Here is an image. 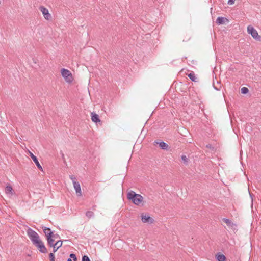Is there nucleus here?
Here are the masks:
<instances>
[{
    "label": "nucleus",
    "mask_w": 261,
    "mask_h": 261,
    "mask_svg": "<svg viewBox=\"0 0 261 261\" xmlns=\"http://www.w3.org/2000/svg\"><path fill=\"white\" fill-rule=\"evenodd\" d=\"M27 234L35 246L42 253L47 252V249L38 234L31 228L27 230Z\"/></svg>",
    "instance_id": "f257e3e1"
},
{
    "label": "nucleus",
    "mask_w": 261,
    "mask_h": 261,
    "mask_svg": "<svg viewBox=\"0 0 261 261\" xmlns=\"http://www.w3.org/2000/svg\"><path fill=\"white\" fill-rule=\"evenodd\" d=\"M61 74L65 82L69 84L72 85L75 81V78L71 72L67 69L62 68L60 70Z\"/></svg>",
    "instance_id": "f03ea898"
},
{
    "label": "nucleus",
    "mask_w": 261,
    "mask_h": 261,
    "mask_svg": "<svg viewBox=\"0 0 261 261\" xmlns=\"http://www.w3.org/2000/svg\"><path fill=\"white\" fill-rule=\"evenodd\" d=\"M127 198L132 202L137 205H140L143 200V197L140 194H136L135 192L131 191L127 194Z\"/></svg>",
    "instance_id": "7ed1b4c3"
},
{
    "label": "nucleus",
    "mask_w": 261,
    "mask_h": 261,
    "mask_svg": "<svg viewBox=\"0 0 261 261\" xmlns=\"http://www.w3.org/2000/svg\"><path fill=\"white\" fill-rule=\"evenodd\" d=\"M141 222L143 223L147 224H152L154 222V219L150 216V215L145 212H143L140 214L139 216Z\"/></svg>",
    "instance_id": "20e7f679"
},
{
    "label": "nucleus",
    "mask_w": 261,
    "mask_h": 261,
    "mask_svg": "<svg viewBox=\"0 0 261 261\" xmlns=\"http://www.w3.org/2000/svg\"><path fill=\"white\" fill-rule=\"evenodd\" d=\"M247 31L255 40L259 41L261 40V36L259 35L257 30L253 26L248 25L247 28Z\"/></svg>",
    "instance_id": "39448f33"
},
{
    "label": "nucleus",
    "mask_w": 261,
    "mask_h": 261,
    "mask_svg": "<svg viewBox=\"0 0 261 261\" xmlns=\"http://www.w3.org/2000/svg\"><path fill=\"white\" fill-rule=\"evenodd\" d=\"M70 179L72 181L73 187L75 190L76 194L77 196L81 197L82 195V190L80 184L76 180V178L73 176H70Z\"/></svg>",
    "instance_id": "423d86ee"
},
{
    "label": "nucleus",
    "mask_w": 261,
    "mask_h": 261,
    "mask_svg": "<svg viewBox=\"0 0 261 261\" xmlns=\"http://www.w3.org/2000/svg\"><path fill=\"white\" fill-rule=\"evenodd\" d=\"M39 9L42 12L45 19L48 21L51 20L52 16L46 8L44 6H40Z\"/></svg>",
    "instance_id": "0eeeda50"
},
{
    "label": "nucleus",
    "mask_w": 261,
    "mask_h": 261,
    "mask_svg": "<svg viewBox=\"0 0 261 261\" xmlns=\"http://www.w3.org/2000/svg\"><path fill=\"white\" fill-rule=\"evenodd\" d=\"M29 153L30 154V156L31 157L33 161L35 162V164L36 165L37 167L41 171H43V168L41 165L40 164L39 162H38L37 158L36 156H35L31 151L29 152Z\"/></svg>",
    "instance_id": "6e6552de"
},
{
    "label": "nucleus",
    "mask_w": 261,
    "mask_h": 261,
    "mask_svg": "<svg viewBox=\"0 0 261 261\" xmlns=\"http://www.w3.org/2000/svg\"><path fill=\"white\" fill-rule=\"evenodd\" d=\"M91 120L93 122L97 123V122H99L100 121V120L99 118V116L97 114H96L94 112H92L91 113Z\"/></svg>",
    "instance_id": "1a4fd4ad"
},
{
    "label": "nucleus",
    "mask_w": 261,
    "mask_h": 261,
    "mask_svg": "<svg viewBox=\"0 0 261 261\" xmlns=\"http://www.w3.org/2000/svg\"><path fill=\"white\" fill-rule=\"evenodd\" d=\"M216 22L219 24H223L228 22V20L224 17H218L216 20Z\"/></svg>",
    "instance_id": "9d476101"
},
{
    "label": "nucleus",
    "mask_w": 261,
    "mask_h": 261,
    "mask_svg": "<svg viewBox=\"0 0 261 261\" xmlns=\"http://www.w3.org/2000/svg\"><path fill=\"white\" fill-rule=\"evenodd\" d=\"M5 193L6 194L12 196L13 194V190L11 186L7 185L5 188Z\"/></svg>",
    "instance_id": "9b49d317"
},
{
    "label": "nucleus",
    "mask_w": 261,
    "mask_h": 261,
    "mask_svg": "<svg viewBox=\"0 0 261 261\" xmlns=\"http://www.w3.org/2000/svg\"><path fill=\"white\" fill-rule=\"evenodd\" d=\"M43 231L45 236L46 237V238L54 235L53 232H51L50 229L48 228L44 227L43 228Z\"/></svg>",
    "instance_id": "f8f14e48"
},
{
    "label": "nucleus",
    "mask_w": 261,
    "mask_h": 261,
    "mask_svg": "<svg viewBox=\"0 0 261 261\" xmlns=\"http://www.w3.org/2000/svg\"><path fill=\"white\" fill-rule=\"evenodd\" d=\"M187 75L193 82H198V79L193 72H191L189 74H187Z\"/></svg>",
    "instance_id": "ddd939ff"
},
{
    "label": "nucleus",
    "mask_w": 261,
    "mask_h": 261,
    "mask_svg": "<svg viewBox=\"0 0 261 261\" xmlns=\"http://www.w3.org/2000/svg\"><path fill=\"white\" fill-rule=\"evenodd\" d=\"M222 221L229 227H233L234 226H236V225L231 222V221L228 219L224 218L223 219Z\"/></svg>",
    "instance_id": "4468645a"
},
{
    "label": "nucleus",
    "mask_w": 261,
    "mask_h": 261,
    "mask_svg": "<svg viewBox=\"0 0 261 261\" xmlns=\"http://www.w3.org/2000/svg\"><path fill=\"white\" fill-rule=\"evenodd\" d=\"M53 238H55V235L47 238L48 244L50 247H52L53 243L54 242V239H53Z\"/></svg>",
    "instance_id": "2eb2a0df"
},
{
    "label": "nucleus",
    "mask_w": 261,
    "mask_h": 261,
    "mask_svg": "<svg viewBox=\"0 0 261 261\" xmlns=\"http://www.w3.org/2000/svg\"><path fill=\"white\" fill-rule=\"evenodd\" d=\"M216 258L218 261H225L226 257L223 254H218L216 255Z\"/></svg>",
    "instance_id": "dca6fc26"
},
{
    "label": "nucleus",
    "mask_w": 261,
    "mask_h": 261,
    "mask_svg": "<svg viewBox=\"0 0 261 261\" xmlns=\"http://www.w3.org/2000/svg\"><path fill=\"white\" fill-rule=\"evenodd\" d=\"M159 146L163 149H167L168 145L167 143L162 142L159 143Z\"/></svg>",
    "instance_id": "f3484780"
},
{
    "label": "nucleus",
    "mask_w": 261,
    "mask_h": 261,
    "mask_svg": "<svg viewBox=\"0 0 261 261\" xmlns=\"http://www.w3.org/2000/svg\"><path fill=\"white\" fill-rule=\"evenodd\" d=\"M62 241H57L55 245L57 247L56 249H55V251H57V250L62 246Z\"/></svg>",
    "instance_id": "a211bd4d"
},
{
    "label": "nucleus",
    "mask_w": 261,
    "mask_h": 261,
    "mask_svg": "<svg viewBox=\"0 0 261 261\" xmlns=\"http://www.w3.org/2000/svg\"><path fill=\"white\" fill-rule=\"evenodd\" d=\"M241 92L242 94H245L248 93L249 90L246 87H243L241 89Z\"/></svg>",
    "instance_id": "6ab92c4d"
},
{
    "label": "nucleus",
    "mask_w": 261,
    "mask_h": 261,
    "mask_svg": "<svg viewBox=\"0 0 261 261\" xmlns=\"http://www.w3.org/2000/svg\"><path fill=\"white\" fill-rule=\"evenodd\" d=\"M86 215L87 217H88L89 218H90L93 216L94 213L92 211H88L86 212Z\"/></svg>",
    "instance_id": "aec40b11"
},
{
    "label": "nucleus",
    "mask_w": 261,
    "mask_h": 261,
    "mask_svg": "<svg viewBox=\"0 0 261 261\" xmlns=\"http://www.w3.org/2000/svg\"><path fill=\"white\" fill-rule=\"evenodd\" d=\"M50 261H55V256L53 253L49 254Z\"/></svg>",
    "instance_id": "412c9836"
},
{
    "label": "nucleus",
    "mask_w": 261,
    "mask_h": 261,
    "mask_svg": "<svg viewBox=\"0 0 261 261\" xmlns=\"http://www.w3.org/2000/svg\"><path fill=\"white\" fill-rule=\"evenodd\" d=\"M82 261H90L87 256L84 255L82 258Z\"/></svg>",
    "instance_id": "4be33fe9"
},
{
    "label": "nucleus",
    "mask_w": 261,
    "mask_h": 261,
    "mask_svg": "<svg viewBox=\"0 0 261 261\" xmlns=\"http://www.w3.org/2000/svg\"><path fill=\"white\" fill-rule=\"evenodd\" d=\"M70 257L72 258L74 261H76L77 258L75 254H71L70 255Z\"/></svg>",
    "instance_id": "5701e85b"
},
{
    "label": "nucleus",
    "mask_w": 261,
    "mask_h": 261,
    "mask_svg": "<svg viewBox=\"0 0 261 261\" xmlns=\"http://www.w3.org/2000/svg\"><path fill=\"white\" fill-rule=\"evenodd\" d=\"M181 159L184 161V162H185V163L187 162L188 159L186 155H182Z\"/></svg>",
    "instance_id": "b1692460"
},
{
    "label": "nucleus",
    "mask_w": 261,
    "mask_h": 261,
    "mask_svg": "<svg viewBox=\"0 0 261 261\" xmlns=\"http://www.w3.org/2000/svg\"><path fill=\"white\" fill-rule=\"evenodd\" d=\"M235 0H228V4L231 5H233L234 3Z\"/></svg>",
    "instance_id": "393cba45"
},
{
    "label": "nucleus",
    "mask_w": 261,
    "mask_h": 261,
    "mask_svg": "<svg viewBox=\"0 0 261 261\" xmlns=\"http://www.w3.org/2000/svg\"><path fill=\"white\" fill-rule=\"evenodd\" d=\"M52 247H54V252H55L56 251H55V249H56L57 247L55 245H54V244H53Z\"/></svg>",
    "instance_id": "a878e982"
},
{
    "label": "nucleus",
    "mask_w": 261,
    "mask_h": 261,
    "mask_svg": "<svg viewBox=\"0 0 261 261\" xmlns=\"http://www.w3.org/2000/svg\"><path fill=\"white\" fill-rule=\"evenodd\" d=\"M67 261H72V259L71 258H69V259H68Z\"/></svg>",
    "instance_id": "bb28decb"
},
{
    "label": "nucleus",
    "mask_w": 261,
    "mask_h": 261,
    "mask_svg": "<svg viewBox=\"0 0 261 261\" xmlns=\"http://www.w3.org/2000/svg\"><path fill=\"white\" fill-rule=\"evenodd\" d=\"M1 4V1L0 0V4Z\"/></svg>",
    "instance_id": "cd10ccee"
}]
</instances>
